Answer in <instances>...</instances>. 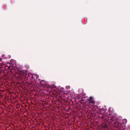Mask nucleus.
<instances>
[{"mask_svg":"<svg viewBox=\"0 0 130 130\" xmlns=\"http://www.w3.org/2000/svg\"><path fill=\"white\" fill-rule=\"evenodd\" d=\"M92 106V110L93 111H96V110L98 109V106L96 105H94Z\"/></svg>","mask_w":130,"mask_h":130,"instance_id":"nucleus-7","label":"nucleus"},{"mask_svg":"<svg viewBox=\"0 0 130 130\" xmlns=\"http://www.w3.org/2000/svg\"><path fill=\"white\" fill-rule=\"evenodd\" d=\"M106 109L105 108L99 109L97 111V113L98 114H100V115L98 116V117H99L100 116V117L102 116H106L108 114L107 112H106Z\"/></svg>","mask_w":130,"mask_h":130,"instance_id":"nucleus-3","label":"nucleus"},{"mask_svg":"<svg viewBox=\"0 0 130 130\" xmlns=\"http://www.w3.org/2000/svg\"><path fill=\"white\" fill-rule=\"evenodd\" d=\"M107 127V126L106 124H104L102 125V128L103 130H105Z\"/></svg>","mask_w":130,"mask_h":130,"instance_id":"nucleus-8","label":"nucleus"},{"mask_svg":"<svg viewBox=\"0 0 130 130\" xmlns=\"http://www.w3.org/2000/svg\"><path fill=\"white\" fill-rule=\"evenodd\" d=\"M6 68V69L9 70L10 67L7 66V65L0 63V68Z\"/></svg>","mask_w":130,"mask_h":130,"instance_id":"nucleus-6","label":"nucleus"},{"mask_svg":"<svg viewBox=\"0 0 130 130\" xmlns=\"http://www.w3.org/2000/svg\"><path fill=\"white\" fill-rule=\"evenodd\" d=\"M127 120L125 119L122 120H117L114 123V127L118 128L120 130H126V128L125 127V124L127 122Z\"/></svg>","mask_w":130,"mask_h":130,"instance_id":"nucleus-1","label":"nucleus"},{"mask_svg":"<svg viewBox=\"0 0 130 130\" xmlns=\"http://www.w3.org/2000/svg\"><path fill=\"white\" fill-rule=\"evenodd\" d=\"M38 77H39V76L38 75L36 77L37 78H38Z\"/></svg>","mask_w":130,"mask_h":130,"instance_id":"nucleus-11","label":"nucleus"},{"mask_svg":"<svg viewBox=\"0 0 130 130\" xmlns=\"http://www.w3.org/2000/svg\"><path fill=\"white\" fill-rule=\"evenodd\" d=\"M93 98L91 97H90L89 99H88V100L89 102L88 105L90 107H91V106H93L92 105H91L90 104L91 103L94 104L95 103V101L93 100Z\"/></svg>","mask_w":130,"mask_h":130,"instance_id":"nucleus-5","label":"nucleus"},{"mask_svg":"<svg viewBox=\"0 0 130 130\" xmlns=\"http://www.w3.org/2000/svg\"><path fill=\"white\" fill-rule=\"evenodd\" d=\"M19 72L20 75L21 76V79L22 78L23 76H25V78L26 79H28V78H30L29 77H32V76L31 75H29L28 74H25L22 71H19Z\"/></svg>","mask_w":130,"mask_h":130,"instance_id":"nucleus-4","label":"nucleus"},{"mask_svg":"<svg viewBox=\"0 0 130 130\" xmlns=\"http://www.w3.org/2000/svg\"><path fill=\"white\" fill-rule=\"evenodd\" d=\"M44 87L45 88H50V86L48 84H47L46 83V84L44 86Z\"/></svg>","mask_w":130,"mask_h":130,"instance_id":"nucleus-10","label":"nucleus"},{"mask_svg":"<svg viewBox=\"0 0 130 130\" xmlns=\"http://www.w3.org/2000/svg\"><path fill=\"white\" fill-rule=\"evenodd\" d=\"M46 84V82L44 80H42L40 82V84L43 86V87Z\"/></svg>","mask_w":130,"mask_h":130,"instance_id":"nucleus-9","label":"nucleus"},{"mask_svg":"<svg viewBox=\"0 0 130 130\" xmlns=\"http://www.w3.org/2000/svg\"><path fill=\"white\" fill-rule=\"evenodd\" d=\"M99 116L100 117L104 119L105 122L108 123L109 124L111 123L112 122H114L115 120L114 118L112 117H108L107 116H105L101 117H100V116Z\"/></svg>","mask_w":130,"mask_h":130,"instance_id":"nucleus-2","label":"nucleus"}]
</instances>
